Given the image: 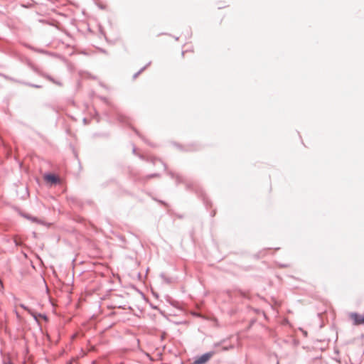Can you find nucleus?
Wrapping results in <instances>:
<instances>
[{
  "instance_id": "obj_1",
  "label": "nucleus",
  "mask_w": 364,
  "mask_h": 364,
  "mask_svg": "<svg viewBox=\"0 0 364 364\" xmlns=\"http://www.w3.org/2000/svg\"><path fill=\"white\" fill-rule=\"evenodd\" d=\"M349 317L355 326L364 324V316L363 315L353 312L349 314Z\"/></svg>"
},
{
  "instance_id": "obj_2",
  "label": "nucleus",
  "mask_w": 364,
  "mask_h": 364,
  "mask_svg": "<svg viewBox=\"0 0 364 364\" xmlns=\"http://www.w3.org/2000/svg\"><path fill=\"white\" fill-rule=\"evenodd\" d=\"M213 355V352L205 353L200 356L199 358H198L197 359H196L195 361L193 362V364H205L211 358V357Z\"/></svg>"
},
{
  "instance_id": "obj_3",
  "label": "nucleus",
  "mask_w": 364,
  "mask_h": 364,
  "mask_svg": "<svg viewBox=\"0 0 364 364\" xmlns=\"http://www.w3.org/2000/svg\"><path fill=\"white\" fill-rule=\"evenodd\" d=\"M44 180L50 184H55L59 182V178L54 174H46L44 176Z\"/></svg>"
}]
</instances>
